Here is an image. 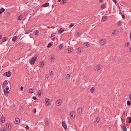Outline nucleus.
<instances>
[{"label":"nucleus","mask_w":131,"mask_h":131,"mask_svg":"<svg viewBox=\"0 0 131 131\" xmlns=\"http://www.w3.org/2000/svg\"><path fill=\"white\" fill-rule=\"evenodd\" d=\"M22 19V16L20 15L18 16L17 19L18 20H20Z\"/></svg>","instance_id":"25"},{"label":"nucleus","mask_w":131,"mask_h":131,"mask_svg":"<svg viewBox=\"0 0 131 131\" xmlns=\"http://www.w3.org/2000/svg\"><path fill=\"white\" fill-rule=\"evenodd\" d=\"M66 0H63L62 2L63 3H64L66 2Z\"/></svg>","instance_id":"54"},{"label":"nucleus","mask_w":131,"mask_h":131,"mask_svg":"<svg viewBox=\"0 0 131 131\" xmlns=\"http://www.w3.org/2000/svg\"><path fill=\"white\" fill-rule=\"evenodd\" d=\"M64 31V30L62 28H61L58 31V32L59 34H61Z\"/></svg>","instance_id":"15"},{"label":"nucleus","mask_w":131,"mask_h":131,"mask_svg":"<svg viewBox=\"0 0 131 131\" xmlns=\"http://www.w3.org/2000/svg\"><path fill=\"white\" fill-rule=\"evenodd\" d=\"M114 2L115 3H117V1H115Z\"/></svg>","instance_id":"60"},{"label":"nucleus","mask_w":131,"mask_h":131,"mask_svg":"<svg viewBox=\"0 0 131 131\" xmlns=\"http://www.w3.org/2000/svg\"><path fill=\"white\" fill-rule=\"evenodd\" d=\"M131 38V33L130 34V38Z\"/></svg>","instance_id":"59"},{"label":"nucleus","mask_w":131,"mask_h":131,"mask_svg":"<svg viewBox=\"0 0 131 131\" xmlns=\"http://www.w3.org/2000/svg\"><path fill=\"white\" fill-rule=\"evenodd\" d=\"M63 47V45L62 44H61L59 47V48L60 50H61Z\"/></svg>","instance_id":"31"},{"label":"nucleus","mask_w":131,"mask_h":131,"mask_svg":"<svg viewBox=\"0 0 131 131\" xmlns=\"http://www.w3.org/2000/svg\"><path fill=\"white\" fill-rule=\"evenodd\" d=\"M54 60V58L53 56H52L51 57V61H52L53 60Z\"/></svg>","instance_id":"43"},{"label":"nucleus","mask_w":131,"mask_h":131,"mask_svg":"<svg viewBox=\"0 0 131 131\" xmlns=\"http://www.w3.org/2000/svg\"><path fill=\"white\" fill-rule=\"evenodd\" d=\"M107 16H104L102 17V20L103 21H105L106 19L107 18Z\"/></svg>","instance_id":"18"},{"label":"nucleus","mask_w":131,"mask_h":131,"mask_svg":"<svg viewBox=\"0 0 131 131\" xmlns=\"http://www.w3.org/2000/svg\"><path fill=\"white\" fill-rule=\"evenodd\" d=\"M103 0H99V2H102Z\"/></svg>","instance_id":"58"},{"label":"nucleus","mask_w":131,"mask_h":131,"mask_svg":"<svg viewBox=\"0 0 131 131\" xmlns=\"http://www.w3.org/2000/svg\"><path fill=\"white\" fill-rule=\"evenodd\" d=\"M84 44L85 45V47H87L89 45V44H88V42H86V43H84Z\"/></svg>","instance_id":"32"},{"label":"nucleus","mask_w":131,"mask_h":131,"mask_svg":"<svg viewBox=\"0 0 131 131\" xmlns=\"http://www.w3.org/2000/svg\"><path fill=\"white\" fill-rule=\"evenodd\" d=\"M53 73L52 71H51L50 72V76H52V75Z\"/></svg>","instance_id":"51"},{"label":"nucleus","mask_w":131,"mask_h":131,"mask_svg":"<svg viewBox=\"0 0 131 131\" xmlns=\"http://www.w3.org/2000/svg\"><path fill=\"white\" fill-rule=\"evenodd\" d=\"M106 41L105 39H103L100 40L99 41V44L100 45H103L105 43Z\"/></svg>","instance_id":"2"},{"label":"nucleus","mask_w":131,"mask_h":131,"mask_svg":"<svg viewBox=\"0 0 131 131\" xmlns=\"http://www.w3.org/2000/svg\"><path fill=\"white\" fill-rule=\"evenodd\" d=\"M62 126L63 127L65 130H66L67 128V126L65 123V122L64 121H62Z\"/></svg>","instance_id":"8"},{"label":"nucleus","mask_w":131,"mask_h":131,"mask_svg":"<svg viewBox=\"0 0 131 131\" xmlns=\"http://www.w3.org/2000/svg\"><path fill=\"white\" fill-rule=\"evenodd\" d=\"M129 51L130 52L131 51V47L129 49Z\"/></svg>","instance_id":"55"},{"label":"nucleus","mask_w":131,"mask_h":131,"mask_svg":"<svg viewBox=\"0 0 131 131\" xmlns=\"http://www.w3.org/2000/svg\"><path fill=\"white\" fill-rule=\"evenodd\" d=\"M5 10V9L3 7H2L1 9V14L3 13Z\"/></svg>","instance_id":"29"},{"label":"nucleus","mask_w":131,"mask_h":131,"mask_svg":"<svg viewBox=\"0 0 131 131\" xmlns=\"http://www.w3.org/2000/svg\"><path fill=\"white\" fill-rule=\"evenodd\" d=\"M129 121L128 122L129 123H131V117H129Z\"/></svg>","instance_id":"45"},{"label":"nucleus","mask_w":131,"mask_h":131,"mask_svg":"<svg viewBox=\"0 0 131 131\" xmlns=\"http://www.w3.org/2000/svg\"><path fill=\"white\" fill-rule=\"evenodd\" d=\"M79 34H80V33L79 32H78L77 33V36H79Z\"/></svg>","instance_id":"57"},{"label":"nucleus","mask_w":131,"mask_h":131,"mask_svg":"<svg viewBox=\"0 0 131 131\" xmlns=\"http://www.w3.org/2000/svg\"><path fill=\"white\" fill-rule=\"evenodd\" d=\"M82 107H80L78 110L77 113L79 114H81L82 113Z\"/></svg>","instance_id":"9"},{"label":"nucleus","mask_w":131,"mask_h":131,"mask_svg":"<svg viewBox=\"0 0 131 131\" xmlns=\"http://www.w3.org/2000/svg\"><path fill=\"white\" fill-rule=\"evenodd\" d=\"M50 100L46 99L45 101V103L46 106H48L50 104Z\"/></svg>","instance_id":"6"},{"label":"nucleus","mask_w":131,"mask_h":131,"mask_svg":"<svg viewBox=\"0 0 131 131\" xmlns=\"http://www.w3.org/2000/svg\"><path fill=\"white\" fill-rule=\"evenodd\" d=\"M6 127L8 128V129H10L11 128V126L9 124H7L6 125Z\"/></svg>","instance_id":"24"},{"label":"nucleus","mask_w":131,"mask_h":131,"mask_svg":"<svg viewBox=\"0 0 131 131\" xmlns=\"http://www.w3.org/2000/svg\"><path fill=\"white\" fill-rule=\"evenodd\" d=\"M44 65V62L42 61L40 63V67L41 68H42L43 67Z\"/></svg>","instance_id":"26"},{"label":"nucleus","mask_w":131,"mask_h":131,"mask_svg":"<svg viewBox=\"0 0 131 131\" xmlns=\"http://www.w3.org/2000/svg\"><path fill=\"white\" fill-rule=\"evenodd\" d=\"M1 122L2 123H4L5 122V119L4 117H2L1 118Z\"/></svg>","instance_id":"28"},{"label":"nucleus","mask_w":131,"mask_h":131,"mask_svg":"<svg viewBox=\"0 0 131 131\" xmlns=\"http://www.w3.org/2000/svg\"><path fill=\"white\" fill-rule=\"evenodd\" d=\"M123 124H124V125L123 126H125H125H126L125 123H124Z\"/></svg>","instance_id":"62"},{"label":"nucleus","mask_w":131,"mask_h":131,"mask_svg":"<svg viewBox=\"0 0 131 131\" xmlns=\"http://www.w3.org/2000/svg\"><path fill=\"white\" fill-rule=\"evenodd\" d=\"M12 73L10 71H9L8 72H6L5 73L3 74V75L5 76L8 77H10Z\"/></svg>","instance_id":"3"},{"label":"nucleus","mask_w":131,"mask_h":131,"mask_svg":"<svg viewBox=\"0 0 131 131\" xmlns=\"http://www.w3.org/2000/svg\"><path fill=\"white\" fill-rule=\"evenodd\" d=\"M18 37L16 36H15L13 37L12 39V41L13 42H14L16 40V39H17Z\"/></svg>","instance_id":"14"},{"label":"nucleus","mask_w":131,"mask_h":131,"mask_svg":"<svg viewBox=\"0 0 131 131\" xmlns=\"http://www.w3.org/2000/svg\"><path fill=\"white\" fill-rule=\"evenodd\" d=\"M45 124L46 125H48L49 124L48 121H46L45 122Z\"/></svg>","instance_id":"42"},{"label":"nucleus","mask_w":131,"mask_h":131,"mask_svg":"<svg viewBox=\"0 0 131 131\" xmlns=\"http://www.w3.org/2000/svg\"><path fill=\"white\" fill-rule=\"evenodd\" d=\"M74 26V24L73 23H71L69 25L70 27H72Z\"/></svg>","instance_id":"48"},{"label":"nucleus","mask_w":131,"mask_h":131,"mask_svg":"<svg viewBox=\"0 0 131 131\" xmlns=\"http://www.w3.org/2000/svg\"><path fill=\"white\" fill-rule=\"evenodd\" d=\"M42 93V92L41 90H39L38 91V95L39 97H40L41 95V94Z\"/></svg>","instance_id":"22"},{"label":"nucleus","mask_w":131,"mask_h":131,"mask_svg":"<svg viewBox=\"0 0 131 131\" xmlns=\"http://www.w3.org/2000/svg\"><path fill=\"white\" fill-rule=\"evenodd\" d=\"M101 65L99 64L95 66L94 70L95 71H97L99 70L101 67Z\"/></svg>","instance_id":"5"},{"label":"nucleus","mask_w":131,"mask_h":131,"mask_svg":"<svg viewBox=\"0 0 131 131\" xmlns=\"http://www.w3.org/2000/svg\"><path fill=\"white\" fill-rule=\"evenodd\" d=\"M122 22L121 21H119L118 22V26H120L122 25Z\"/></svg>","instance_id":"36"},{"label":"nucleus","mask_w":131,"mask_h":131,"mask_svg":"<svg viewBox=\"0 0 131 131\" xmlns=\"http://www.w3.org/2000/svg\"><path fill=\"white\" fill-rule=\"evenodd\" d=\"M122 129L123 131H127V128L126 126H123L122 128Z\"/></svg>","instance_id":"27"},{"label":"nucleus","mask_w":131,"mask_h":131,"mask_svg":"<svg viewBox=\"0 0 131 131\" xmlns=\"http://www.w3.org/2000/svg\"><path fill=\"white\" fill-rule=\"evenodd\" d=\"M119 14H120V15H121L122 14V13L120 12L119 13Z\"/></svg>","instance_id":"63"},{"label":"nucleus","mask_w":131,"mask_h":131,"mask_svg":"<svg viewBox=\"0 0 131 131\" xmlns=\"http://www.w3.org/2000/svg\"><path fill=\"white\" fill-rule=\"evenodd\" d=\"M56 34V33H53L52 34L51 36V38L52 37H54V36H55V35Z\"/></svg>","instance_id":"38"},{"label":"nucleus","mask_w":131,"mask_h":131,"mask_svg":"<svg viewBox=\"0 0 131 131\" xmlns=\"http://www.w3.org/2000/svg\"><path fill=\"white\" fill-rule=\"evenodd\" d=\"M37 58V57H33L31 59L29 60L30 63L31 64H33L35 63Z\"/></svg>","instance_id":"1"},{"label":"nucleus","mask_w":131,"mask_h":131,"mask_svg":"<svg viewBox=\"0 0 131 131\" xmlns=\"http://www.w3.org/2000/svg\"><path fill=\"white\" fill-rule=\"evenodd\" d=\"M70 115L71 116V117H72V119H73L75 117V112L74 111H72L70 113Z\"/></svg>","instance_id":"4"},{"label":"nucleus","mask_w":131,"mask_h":131,"mask_svg":"<svg viewBox=\"0 0 131 131\" xmlns=\"http://www.w3.org/2000/svg\"><path fill=\"white\" fill-rule=\"evenodd\" d=\"M131 104V102L130 101H128L127 102V105H129Z\"/></svg>","instance_id":"40"},{"label":"nucleus","mask_w":131,"mask_h":131,"mask_svg":"<svg viewBox=\"0 0 131 131\" xmlns=\"http://www.w3.org/2000/svg\"><path fill=\"white\" fill-rule=\"evenodd\" d=\"M70 77V75L69 74H67L66 75V78L68 79Z\"/></svg>","instance_id":"39"},{"label":"nucleus","mask_w":131,"mask_h":131,"mask_svg":"<svg viewBox=\"0 0 131 131\" xmlns=\"http://www.w3.org/2000/svg\"><path fill=\"white\" fill-rule=\"evenodd\" d=\"M56 103L57 106L60 105L62 103L61 100H58L56 102Z\"/></svg>","instance_id":"10"},{"label":"nucleus","mask_w":131,"mask_h":131,"mask_svg":"<svg viewBox=\"0 0 131 131\" xmlns=\"http://www.w3.org/2000/svg\"><path fill=\"white\" fill-rule=\"evenodd\" d=\"M49 5V3H46L43 5V6L44 7H46Z\"/></svg>","instance_id":"23"},{"label":"nucleus","mask_w":131,"mask_h":131,"mask_svg":"<svg viewBox=\"0 0 131 131\" xmlns=\"http://www.w3.org/2000/svg\"><path fill=\"white\" fill-rule=\"evenodd\" d=\"M68 49V53L72 52L73 50V48L70 47Z\"/></svg>","instance_id":"17"},{"label":"nucleus","mask_w":131,"mask_h":131,"mask_svg":"<svg viewBox=\"0 0 131 131\" xmlns=\"http://www.w3.org/2000/svg\"><path fill=\"white\" fill-rule=\"evenodd\" d=\"M106 6L105 4H104L101 6V8L102 9H104L105 7Z\"/></svg>","instance_id":"33"},{"label":"nucleus","mask_w":131,"mask_h":131,"mask_svg":"<svg viewBox=\"0 0 131 131\" xmlns=\"http://www.w3.org/2000/svg\"><path fill=\"white\" fill-rule=\"evenodd\" d=\"M117 32V31L116 30H115L113 31V32H112V34H113V35H114Z\"/></svg>","instance_id":"34"},{"label":"nucleus","mask_w":131,"mask_h":131,"mask_svg":"<svg viewBox=\"0 0 131 131\" xmlns=\"http://www.w3.org/2000/svg\"><path fill=\"white\" fill-rule=\"evenodd\" d=\"M39 34V31L38 30H37L36 31L35 33V35H37Z\"/></svg>","instance_id":"41"},{"label":"nucleus","mask_w":131,"mask_h":131,"mask_svg":"<svg viewBox=\"0 0 131 131\" xmlns=\"http://www.w3.org/2000/svg\"><path fill=\"white\" fill-rule=\"evenodd\" d=\"M129 44V43L128 42L126 43L125 44L124 46L126 47H127L128 46Z\"/></svg>","instance_id":"35"},{"label":"nucleus","mask_w":131,"mask_h":131,"mask_svg":"<svg viewBox=\"0 0 131 131\" xmlns=\"http://www.w3.org/2000/svg\"><path fill=\"white\" fill-rule=\"evenodd\" d=\"M8 81L6 80H5L4 81L3 84V88H5L7 86L8 84Z\"/></svg>","instance_id":"7"},{"label":"nucleus","mask_w":131,"mask_h":131,"mask_svg":"<svg viewBox=\"0 0 131 131\" xmlns=\"http://www.w3.org/2000/svg\"><path fill=\"white\" fill-rule=\"evenodd\" d=\"M83 49V48L81 47H79L77 49V50L76 51V52L78 53L80 52Z\"/></svg>","instance_id":"12"},{"label":"nucleus","mask_w":131,"mask_h":131,"mask_svg":"<svg viewBox=\"0 0 131 131\" xmlns=\"http://www.w3.org/2000/svg\"><path fill=\"white\" fill-rule=\"evenodd\" d=\"M100 120V118L99 117H97L96 118L95 123L97 124L99 122V121Z\"/></svg>","instance_id":"20"},{"label":"nucleus","mask_w":131,"mask_h":131,"mask_svg":"<svg viewBox=\"0 0 131 131\" xmlns=\"http://www.w3.org/2000/svg\"><path fill=\"white\" fill-rule=\"evenodd\" d=\"M52 45L51 44V43H49L48 46H47V47H50V46H51Z\"/></svg>","instance_id":"37"},{"label":"nucleus","mask_w":131,"mask_h":131,"mask_svg":"<svg viewBox=\"0 0 131 131\" xmlns=\"http://www.w3.org/2000/svg\"><path fill=\"white\" fill-rule=\"evenodd\" d=\"M33 31V29H30L26 31L25 34H28L29 33L32 31Z\"/></svg>","instance_id":"16"},{"label":"nucleus","mask_w":131,"mask_h":131,"mask_svg":"<svg viewBox=\"0 0 131 131\" xmlns=\"http://www.w3.org/2000/svg\"><path fill=\"white\" fill-rule=\"evenodd\" d=\"M23 89V86H21V87H20V89L21 90H22Z\"/></svg>","instance_id":"56"},{"label":"nucleus","mask_w":131,"mask_h":131,"mask_svg":"<svg viewBox=\"0 0 131 131\" xmlns=\"http://www.w3.org/2000/svg\"><path fill=\"white\" fill-rule=\"evenodd\" d=\"M32 99L34 100H37V97L35 96H34L32 97Z\"/></svg>","instance_id":"44"},{"label":"nucleus","mask_w":131,"mask_h":131,"mask_svg":"<svg viewBox=\"0 0 131 131\" xmlns=\"http://www.w3.org/2000/svg\"><path fill=\"white\" fill-rule=\"evenodd\" d=\"M36 108H35L34 109V110L33 111V112L34 113H35L36 112Z\"/></svg>","instance_id":"53"},{"label":"nucleus","mask_w":131,"mask_h":131,"mask_svg":"<svg viewBox=\"0 0 131 131\" xmlns=\"http://www.w3.org/2000/svg\"><path fill=\"white\" fill-rule=\"evenodd\" d=\"M25 128L26 130H28L29 129V127L27 125Z\"/></svg>","instance_id":"46"},{"label":"nucleus","mask_w":131,"mask_h":131,"mask_svg":"<svg viewBox=\"0 0 131 131\" xmlns=\"http://www.w3.org/2000/svg\"><path fill=\"white\" fill-rule=\"evenodd\" d=\"M3 130V131H6V128L5 127H4Z\"/></svg>","instance_id":"52"},{"label":"nucleus","mask_w":131,"mask_h":131,"mask_svg":"<svg viewBox=\"0 0 131 131\" xmlns=\"http://www.w3.org/2000/svg\"><path fill=\"white\" fill-rule=\"evenodd\" d=\"M3 89L5 95L6 96H8L9 92L8 91H6L5 90V88H3Z\"/></svg>","instance_id":"13"},{"label":"nucleus","mask_w":131,"mask_h":131,"mask_svg":"<svg viewBox=\"0 0 131 131\" xmlns=\"http://www.w3.org/2000/svg\"><path fill=\"white\" fill-rule=\"evenodd\" d=\"M20 109L21 110H22L23 109V107L22 106H21L20 107Z\"/></svg>","instance_id":"50"},{"label":"nucleus","mask_w":131,"mask_h":131,"mask_svg":"<svg viewBox=\"0 0 131 131\" xmlns=\"http://www.w3.org/2000/svg\"><path fill=\"white\" fill-rule=\"evenodd\" d=\"M34 89H30L29 90L28 92L32 94L34 93Z\"/></svg>","instance_id":"19"},{"label":"nucleus","mask_w":131,"mask_h":131,"mask_svg":"<svg viewBox=\"0 0 131 131\" xmlns=\"http://www.w3.org/2000/svg\"><path fill=\"white\" fill-rule=\"evenodd\" d=\"M95 90V88L92 87L90 90V91L91 94H92Z\"/></svg>","instance_id":"21"},{"label":"nucleus","mask_w":131,"mask_h":131,"mask_svg":"<svg viewBox=\"0 0 131 131\" xmlns=\"http://www.w3.org/2000/svg\"><path fill=\"white\" fill-rule=\"evenodd\" d=\"M7 38L6 37H4L2 39V41L4 42L7 40Z\"/></svg>","instance_id":"30"},{"label":"nucleus","mask_w":131,"mask_h":131,"mask_svg":"<svg viewBox=\"0 0 131 131\" xmlns=\"http://www.w3.org/2000/svg\"><path fill=\"white\" fill-rule=\"evenodd\" d=\"M122 18H125V15L123 14L122 15Z\"/></svg>","instance_id":"49"},{"label":"nucleus","mask_w":131,"mask_h":131,"mask_svg":"<svg viewBox=\"0 0 131 131\" xmlns=\"http://www.w3.org/2000/svg\"><path fill=\"white\" fill-rule=\"evenodd\" d=\"M20 121V120L19 118H16L15 119V123L16 124H19Z\"/></svg>","instance_id":"11"},{"label":"nucleus","mask_w":131,"mask_h":131,"mask_svg":"<svg viewBox=\"0 0 131 131\" xmlns=\"http://www.w3.org/2000/svg\"><path fill=\"white\" fill-rule=\"evenodd\" d=\"M61 1V0H58V2H60Z\"/></svg>","instance_id":"61"},{"label":"nucleus","mask_w":131,"mask_h":131,"mask_svg":"<svg viewBox=\"0 0 131 131\" xmlns=\"http://www.w3.org/2000/svg\"><path fill=\"white\" fill-rule=\"evenodd\" d=\"M6 87H6L5 88V90L6 91H8L9 89L8 87V86H7Z\"/></svg>","instance_id":"47"},{"label":"nucleus","mask_w":131,"mask_h":131,"mask_svg":"<svg viewBox=\"0 0 131 131\" xmlns=\"http://www.w3.org/2000/svg\"><path fill=\"white\" fill-rule=\"evenodd\" d=\"M130 41H131V38H130Z\"/></svg>","instance_id":"64"}]
</instances>
